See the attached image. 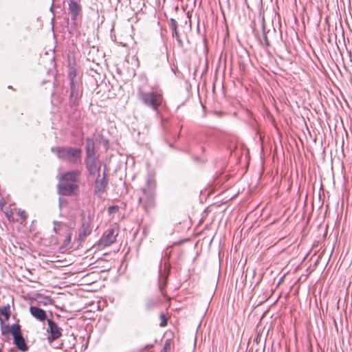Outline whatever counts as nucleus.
<instances>
[{
  "mask_svg": "<svg viewBox=\"0 0 352 352\" xmlns=\"http://www.w3.org/2000/svg\"><path fill=\"white\" fill-rule=\"evenodd\" d=\"M137 98L145 107L157 111L163 102V95L154 89L147 90L146 87L140 86L137 89Z\"/></svg>",
  "mask_w": 352,
  "mask_h": 352,
  "instance_id": "1",
  "label": "nucleus"
},
{
  "mask_svg": "<svg viewBox=\"0 0 352 352\" xmlns=\"http://www.w3.org/2000/svg\"><path fill=\"white\" fill-rule=\"evenodd\" d=\"M143 197L139 199L143 210L148 213L156 206V182L153 176L148 175L146 179V186L142 188Z\"/></svg>",
  "mask_w": 352,
  "mask_h": 352,
  "instance_id": "2",
  "label": "nucleus"
},
{
  "mask_svg": "<svg viewBox=\"0 0 352 352\" xmlns=\"http://www.w3.org/2000/svg\"><path fill=\"white\" fill-rule=\"evenodd\" d=\"M51 151L59 160H67L71 164H80L82 160V149L72 146H52Z\"/></svg>",
  "mask_w": 352,
  "mask_h": 352,
  "instance_id": "3",
  "label": "nucleus"
},
{
  "mask_svg": "<svg viewBox=\"0 0 352 352\" xmlns=\"http://www.w3.org/2000/svg\"><path fill=\"white\" fill-rule=\"evenodd\" d=\"M53 224L55 233L60 236H65V239L61 246L63 248L67 247L72 240V229L66 223L60 221H54Z\"/></svg>",
  "mask_w": 352,
  "mask_h": 352,
  "instance_id": "4",
  "label": "nucleus"
},
{
  "mask_svg": "<svg viewBox=\"0 0 352 352\" xmlns=\"http://www.w3.org/2000/svg\"><path fill=\"white\" fill-rule=\"evenodd\" d=\"M56 187L58 193L61 196H74L79 192V186L77 184L59 182Z\"/></svg>",
  "mask_w": 352,
  "mask_h": 352,
  "instance_id": "5",
  "label": "nucleus"
},
{
  "mask_svg": "<svg viewBox=\"0 0 352 352\" xmlns=\"http://www.w3.org/2000/svg\"><path fill=\"white\" fill-rule=\"evenodd\" d=\"M109 184V179L106 168L103 170L102 175L98 173L94 182V193L98 196L102 195L107 190Z\"/></svg>",
  "mask_w": 352,
  "mask_h": 352,
  "instance_id": "6",
  "label": "nucleus"
},
{
  "mask_svg": "<svg viewBox=\"0 0 352 352\" xmlns=\"http://www.w3.org/2000/svg\"><path fill=\"white\" fill-rule=\"evenodd\" d=\"M82 85L80 81L70 82V95L69 104L70 107L78 104V100L82 96Z\"/></svg>",
  "mask_w": 352,
  "mask_h": 352,
  "instance_id": "7",
  "label": "nucleus"
},
{
  "mask_svg": "<svg viewBox=\"0 0 352 352\" xmlns=\"http://www.w3.org/2000/svg\"><path fill=\"white\" fill-rule=\"evenodd\" d=\"M91 217H87L83 216L81 219V227L79 229L78 240L80 242L85 241V238L89 236L92 231L91 227Z\"/></svg>",
  "mask_w": 352,
  "mask_h": 352,
  "instance_id": "8",
  "label": "nucleus"
},
{
  "mask_svg": "<svg viewBox=\"0 0 352 352\" xmlns=\"http://www.w3.org/2000/svg\"><path fill=\"white\" fill-rule=\"evenodd\" d=\"M170 265H167L165 263V267H164L165 272L163 274L162 272V263H160V267H159L158 288H159V291L162 294V296H166V295L165 288L166 287L168 276V274L170 272Z\"/></svg>",
  "mask_w": 352,
  "mask_h": 352,
  "instance_id": "9",
  "label": "nucleus"
},
{
  "mask_svg": "<svg viewBox=\"0 0 352 352\" xmlns=\"http://www.w3.org/2000/svg\"><path fill=\"white\" fill-rule=\"evenodd\" d=\"M47 322L48 324L47 332L49 333L48 340L52 342L60 338L62 336L63 329L52 319H47Z\"/></svg>",
  "mask_w": 352,
  "mask_h": 352,
  "instance_id": "10",
  "label": "nucleus"
},
{
  "mask_svg": "<svg viewBox=\"0 0 352 352\" xmlns=\"http://www.w3.org/2000/svg\"><path fill=\"white\" fill-rule=\"evenodd\" d=\"M13 344L15 345L16 349L21 352H25L29 350V346L23 337L21 327L19 328L13 335Z\"/></svg>",
  "mask_w": 352,
  "mask_h": 352,
  "instance_id": "11",
  "label": "nucleus"
},
{
  "mask_svg": "<svg viewBox=\"0 0 352 352\" xmlns=\"http://www.w3.org/2000/svg\"><path fill=\"white\" fill-rule=\"evenodd\" d=\"M80 175L81 171L78 169L66 171L60 175L59 182L77 184L80 181Z\"/></svg>",
  "mask_w": 352,
  "mask_h": 352,
  "instance_id": "12",
  "label": "nucleus"
},
{
  "mask_svg": "<svg viewBox=\"0 0 352 352\" xmlns=\"http://www.w3.org/2000/svg\"><path fill=\"white\" fill-rule=\"evenodd\" d=\"M162 304L161 296L156 295L145 299L144 309L146 312H151Z\"/></svg>",
  "mask_w": 352,
  "mask_h": 352,
  "instance_id": "13",
  "label": "nucleus"
},
{
  "mask_svg": "<svg viewBox=\"0 0 352 352\" xmlns=\"http://www.w3.org/2000/svg\"><path fill=\"white\" fill-rule=\"evenodd\" d=\"M19 328H21V325L19 323H14L10 326L9 324H6L2 317L0 316V329L2 336L7 337L11 334L13 336L19 330Z\"/></svg>",
  "mask_w": 352,
  "mask_h": 352,
  "instance_id": "14",
  "label": "nucleus"
},
{
  "mask_svg": "<svg viewBox=\"0 0 352 352\" xmlns=\"http://www.w3.org/2000/svg\"><path fill=\"white\" fill-rule=\"evenodd\" d=\"M118 232L114 228L107 230L100 240V244L104 246H109L116 241Z\"/></svg>",
  "mask_w": 352,
  "mask_h": 352,
  "instance_id": "15",
  "label": "nucleus"
},
{
  "mask_svg": "<svg viewBox=\"0 0 352 352\" xmlns=\"http://www.w3.org/2000/svg\"><path fill=\"white\" fill-rule=\"evenodd\" d=\"M85 160L97 159L95 142L93 138L89 137L85 139Z\"/></svg>",
  "mask_w": 352,
  "mask_h": 352,
  "instance_id": "16",
  "label": "nucleus"
},
{
  "mask_svg": "<svg viewBox=\"0 0 352 352\" xmlns=\"http://www.w3.org/2000/svg\"><path fill=\"white\" fill-rule=\"evenodd\" d=\"M84 163L87 170L89 174L91 176H94L98 173H100L101 167L100 166H98L97 159H91V160H84Z\"/></svg>",
  "mask_w": 352,
  "mask_h": 352,
  "instance_id": "17",
  "label": "nucleus"
},
{
  "mask_svg": "<svg viewBox=\"0 0 352 352\" xmlns=\"http://www.w3.org/2000/svg\"><path fill=\"white\" fill-rule=\"evenodd\" d=\"M30 314L40 322H43L45 320H47V316L46 311L37 306H30Z\"/></svg>",
  "mask_w": 352,
  "mask_h": 352,
  "instance_id": "18",
  "label": "nucleus"
},
{
  "mask_svg": "<svg viewBox=\"0 0 352 352\" xmlns=\"http://www.w3.org/2000/svg\"><path fill=\"white\" fill-rule=\"evenodd\" d=\"M77 0H72L69 3V12L71 14L72 21H76L77 16L82 11V8L80 4L76 2Z\"/></svg>",
  "mask_w": 352,
  "mask_h": 352,
  "instance_id": "19",
  "label": "nucleus"
},
{
  "mask_svg": "<svg viewBox=\"0 0 352 352\" xmlns=\"http://www.w3.org/2000/svg\"><path fill=\"white\" fill-rule=\"evenodd\" d=\"M166 56L164 52H157L156 53L153 54L152 63L156 67H159L166 62Z\"/></svg>",
  "mask_w": 352,
  "mask_h": 352,
  "instance_id": "20",
  "label": "nucleus"
},
{
  "mask_svg": "<svg viewBox=\"0 0 352 352\" xmlns=\"http://www.w3.org/2000/svg\"><path fill=\"white\" fill-rule=\"evenodd\" d=\"M76 73H77V70L76 68V63H70L69 64V72H68V78H69L70 82L79 81V80L76 79Z\"/></svg>",
  "mask_w": 352,
  "mask_h": 352,
  "instance_id": "21",
  "label": "nucleus"
},
{
  "mask_svg": "<svg viewBox=\"0 0 352 352\" xmlns=\"http://www.w3.org/2000/svg\"><path fill=\"white\" fill-rule=\"evenodd\" d=\"M11 310H10V305L8 303L6 305L0 307V316H3L5 321L8 320V319L11 316Z\"/></svg>",
  "mask_w": 352,
  "mask_h": 352,
  "instance_id": "22",
  "label": "nucleus"
},
{
  "mask_svg": "<svg viewBox=\"0 0 352 352\" xmlns=\"http://www.w3.org/2000/svg\"><path fill=\"white\" fill-rule=\"evenodd\" d=\"M262 29H263V40H264L265 44L267 47H268L270 45L269 39L267 38V33L270 32V30H268L267 32L266 31L265 27V23H264V20H263V23H262Z\"/></svg>",
  "mask_w": 352,
  "mask_h": 352,
  "instance_id": "23",
  "label": "nucleus"
},
{
  "mask_svg": "<svg viewBox=\"0 0 352 352\" xmlns=\"http://www.w3.org/2000/svg\"><path fill=\"white\" fill-rule=\"evenodd\" d=\"M160 319L161 320L160 324V327H164L167 326L168 317L166 316V315L164 313L161 312L160 314Z\"/></svg>",
  "mask_w": 352,
  "mask_h": 352,
  "instance_id": "24",
  "label": "nucleus"
},
{
  "mask_svg": "<svg viewBox=\"0 0 352 352\" xmlns=\"http://www.w3.org/2000/svg\"><path fill=\"white\" fill-rule=\"evenodd\" d=\"M17 215L22 220L21 223H23L26 221V219L28 218V214L26 213V212L25 210H21V209H19L18 210Z\"/></svg>",
  "mask_w": 352,
  "mask_h": 352,
  "instance_id": "25",
  "label": "nucleus"
},
{
  "mask_svg": "<svg viewBox=\"0 0 352 352\" xmlns=\"http://www.w3.org/2000/svg\"><path fill=\"white\" fill-rule=\"evenodd\" d=\"M172 351V341L170 339H168L166 340L164 348H163V352H171Z\"/></svg>",
  "mask_w": 352,
  "mask_h": 352,
  "instance_id": "26",
  "label": "nucleus"
},
{
  "mask_svg": "<svg viewBox=\"0 0 352 352\" xmlns=\"http://www.w3.org/2000/svg\"><path fill=\"white\" fill-rule=\"evenodd\" d=\"M172 35L174 38H176L179 45L182 47L183 45V42L180 38L179 34L177 31V29L172 31Z\"/></svg>",
  "mask_w": 352,
  "mask_h": 352,
  "instance_id": "27",
  "label": "nucleus"
},
{
  "mask_svg": "<svg viewBox=\"0 0 352 352\" xmlns=\"http://www.w3.org/2000/svg\"><path fill=\"white\" fill-rule=\"evenodd\" d=\"M119 210V208L118 206H111L108 208V212L109 214H115Z\"/></svg>",
  "mask_w": 352,
  "mask_h": 352,
  "instance_id": "28",
  "label": "nucleus"
},
{
  "mask_svg": "<svg viewBox=\"0 0 352 352\" xmlns=\"http://www.w3.org/2000/svg\"><path fill=\"white\" fill-rule=\"evenodd\" d=\"M170 27L172 31L177 29V22L174 19L170 20Z\"/></svg>",
  "mask_w": 352,
  "mask_h": 352,
  "instance_id": "29",
  "label": "nucleus"
},
{
  "mask_svg": "<svg viewBox=\"0 0 352 352\" xmlns=\"http://www.w3.org/2000/svg\"><path fill=\"white\" fill-rule=\"evenodd\" d=\"M6 217L8 218V221H10V222H15L16 220L14 219V218L12 216V213L11 212H6Z\"/></svg>",
  "mask_w": 352,
  "mask_h": 352,
  "instance_id": "30",
  "label": "nucleus"
},
{
  "mask_svg": "<svg viewBox=\"0 0 352 352\" xmlns=\"http://www.w3.org/2000/svg\"><path fill=\"white\" fill-rule=\"evenodd\" d=\"M192 160L197 163H203L204 162V160L199 157H197V156H193L192 157Z\"/></svg>",
  "mask_w": 352,
  "mask_h": 352,
  "instance_id": "31",
  "label": "nucleus"
},
{
  "mask_svg": "<svg viewBox=\"0 0 352 352\" xmlns=\"http://www.w3.org/2000/svg\"><path fill=\"white\" fill-rule=\"evenodd\" d=\"M102 144H103L104 147L107 148L109 147V141L108 140L105 139L103 140Z\"/></svg>",
  "mask_w": 352,
  "mask_h": 352,
  "instance_id": "32",
  "label": "nucleus"
},
{
  "mask_svg": "<svg viewBox=\"0 0 352 352\" xmlns=\"http://www.w3.org/2000/svg\"><path fill=\"white\" fill-rule=\"evenodd\" d=\"M16 351V347L15 348H11L9 349L8 352H15Z\"/></svg>",
  "mask_w": 352,
  "mask_h": 352,
  "instance_id": "33",
  "label": "nucleus"
},
{
  "mask_svg": "<svg viewBox=\"0 0 352 352\" xmlns=\"http://www.w3.org/2000/svg\"><path fill=\"white\" fill-rule=\"evenodd\" d=\"M8 89H13V90H15L11 85H9L8 87Z\"/></svg>",
  "mask_w": 352,
  "mask_h": 352,
  "instance_id": "34",
  "label": "nucleus"
},
{
  "mask_svg": "<svg viewBox=\"0 0 352 352\" xmlns=\"http://www.w3.org/2000/svg\"><path fill=\"white\" fill-rule=\"evenodd\" d=\"M11 302H12V304L14 305V298L12 297Z\"/></svg>",
  "mask_w": 352,
  "mask_h": 352,
  "instance_id": "35",
  "label": "nucleus"
},
{
  "mask_svg": "<svg viewBox=\"0 0 352 352\" xmlns=\"http://www.w3.org/2000/svg\"><path fill=\"white\" fill-rule=\"evenodd\" d=\"M166 255H167V256H168V259H169V257H170L169 254H167L166 253Z\"/></svg>",
  "mask_w": 352,
  "mask_h": 352,
  "instance_id": "36",
  "label": "nucleus"
},
{
  "mask_svg": "<svg viewBox=\"0 0 352 352\" xmlns=\"http://www.w3.org/2000/svg\"><path fill=\"white\" fill-rule=\"evenodd\" d=\"M152 346H153L152 345H150V346H148L147 347L150 349V348H152Z\"/></svg>",
  "mask_w": 352,
  "mask_h": 352,
  "instance_id": "37",
  "label": "nucleus"
},
{
  "mask_svg": "<svg viewBox=\"0 0 352 352\" xmlns=\"http://www.w3.org/2000/svg\"><path fill=\"white\" fill-rule=\"evenodd\" d=\"M201 150H202V151L204 152V147H202V148H201Z\"/></svg>",
  "mask_w": 352,
  "mask_h": 352,
  "instance_id": "38",
  "label": "nucleus"
},
{
  "mask_svg": "<svg viewBox=\"0 0 352 352\" xmlns=\"http://www.w3.org/2000/svg\"><path fill=\"white\" fill-rule=\"evenodd\" d=\"M12 318H13L14 319H16V317H15V316H14V315L12 316Z\"/></svg>",
  "mask_w": 352,
  "mask_h": 352,
  "instance_id": "39",
  "label": "nucleus"
},
{
  "mask_svg": "<svg viewBox=\"0 0 352 352\" xmlns=\"http://www.w3.org/2000/svg\"><path fill=\"white\" fill-rule=\"evenodd\" d=\"M226 1H227L228 3L229 4V0H226Z\"/></svg>",
  "mask_w": 352,
  "mask_h": 352,
  "instance_id": "40",
  "label": "nucleus"
},
{
  "mask_svg": "<svg viewBox=\"0 0 352 352\" xmlns=\"http://www.w3.org/2000/svg\"><path fill=\"white\" fill-rule=\"evenodd\" d=\"M0 352H3L1 348H0Z\"/></svg>",
  "mask_w": 352,
  "mask_h": 352,
  "instance_id": "41",
  "label": "nucleus"
}]
</instances>
